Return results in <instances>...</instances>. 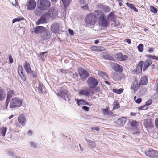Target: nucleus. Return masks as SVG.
Listing matches in <instances>:
<instances>
[{
	"mask_svg": "<svg viewBox=\"0 0 158 158\" xmlns=\"http://www.w3.org/2000/svg\"><path fill=\"white\" fill-rule=\"evenodd\" d=\"M56 94L58 96L64 99L65 101H68L69 103H71L70 101V98L71 95L69 92L67 90L61 88L58 91Z\"/></svg>",
	"mask_w": 158,
	"mask_h": 158,
	"instance_id": "7ed1b4c3",
	"label": "nucleus"
},
{
	"mask_svg": "<svg viewBox=\"0 0 158 158\" xmlns=\"http://www.w3.org/2000/svg\"><path fill=\"white\" fill-rule=\"evenodd\" d=\"M123 90V89L122 88H120L119 89H117V94H120L121 93Z\"/></svg>",
	"mask_w": 158,
	"mask_h": 158,
	"instance_id": "052dcab7",
	"label": "nucleus"
},
{
	"mask_svg": "<svg viewBox=\"0 0 158 158\" xmlns=\"http://www.w3.org/2000/svg\"><path fill=\"white\" fill-rule=\"evenodd\" d=\"M81 8L83 10H88L89 9V8L88 7V5L87 4L85 6H82L81 7Z\"/></svg>",
	"mask_w": 158,
	"mask_h": 158,
	"instance_id": "13d9d810",
	"label": "nucleus"
},
{
	"mask_svg": "<svg viewBox=\"0 0 158 158\" xmlns=\"http://www.w3.org/2000/svg\"><path fill=\"white\" fill-rule=\"evenodd\" d=\"M103 114L107 117H110L113 114L111 111H109L108 110L105 109H102Z\"/></svg>",
	"mask_w": 158,
	"mask_h": 158,
	"instance_id": "c85d7f7f",
	"label": "nucleus"
},
{
	"mask_svg": "<svg viewBox=\"0 0 158 158\" xmlns=\"http://www.w3.org/2000/svg\"><path fill=\"white\" fill-rule=\"evenodd\" d=\"M36 6L35 1L34 0H29L27 5V8L29 10H32L35 9Z\"/></svg>",
	"mask_w": 158,
	"mask_h": 158,
	"instance_id": "9d476101",
	"label": "nucleus"
},
{
	"mask_svg": "<svg viewBox=\"0 0 158 158\" xmlns=\"http://www.w3.org/2000/svg\"><path fill=\"white\" fill-rule=\"evenodd\" d=\"M48 52L47 51H46L44 52H43L41 53H40V54L39 55V56L40 57H41V58H42V56L41 57V56H43V57H44V55L47 53Z\"/></svg>",
	"mask_w": 158,
	"mask_h": 158,
	"instance_id": "bf43d9fd",
	"label": "nucleus"
},
{
	"mask_svg": "<svg viewBox=\"0 0 158 158\" xmlns=\"http://www.w3.org/2000/svg\"><path fill=\"white\" fill-rule=\"evenodd\" d=\"M82 109L85 111L87 112L89 111V107L87 106H83L82 107Z\"/></svg>",
	"mask_w": 158,
	"mask_h": 158,
	"instance_id": "4d7b16f0",
	"label": "nucleus"
},
{
	"mask_svg": "<svg viewBox=\"0 0 158 158\" xmlns=\"http://www.w3.org/2000/svg\"><path fill=\"white\" fill-rule=\"evenodd\" d=\"M18 120L19 123L23 126H24L26 122V119L25 117L23 115L19 116L18 117Z\"/></svg>",
	"mask_w": 158,
	"mask_h": 158,
	"instance_id": "b1692460",
	"label": "nucleus"
},
{
	"mask_svg": "<svg viewBox=\"0 0 158 158\" xmlns=\"http://www.w3.org/2000/svg\"><path fill=\"white\" fill-rule=\"evenodd\" d=\"M155 124L156 127L158 128V118H157L155 119Z\"/></svg>",
	"mask_w": 158,
	"mask_h": 158,
	"instance_id": "0e129e2a",
	"label": "nucleus"
},
{
	"mask_svg": "<svg viewBox=\"0 0 158 158\" xmlns=\"http://www.w3.org/2000/svg\"><path fill=\"white\" fill-rule=\"evenodd\" d=\"M153 51V50L151 48H149L148 50V52L149 53H152Z\"/></svg>",
	"mask_w": 158,
	"mask_h": 158,
	"instance_id": "338daca9",
	"label": "nucleus"
},
{
	"mask_svg": "<svg viewBox=\"0 0 158 158\" xmlns=\"http://www.w3.org/2000/svg\"><path fill=\"white\" fill-rule=\"evenodd\" d=\"M147 77L145 76L142 77L139 83V85H142L146 84L148 83Z\"/></svg>",
	"mask_w": 158,
	"mask_h": 158,
	"instance_id": "c756f323",
	"label": "nucleus"
},
{
	"mask_svg": "<svg viewBox=\"0 0 158 158\" xmlns=\"http://www.w3.org/2000/svg\"><path fill=\"white\" fill-rule=\"evenodd\" d=\"M104 50V48L102 46H99L98 48V51H102Z\"/></svg>",
	"mask_w": 158,
	"mask_h": 158,
	"instance_id": "6e6d98bb",
	"label": "nucleus"
},
{
	"mask_svg": "<svg viewBox=\"0 0 158 158\" xmlns=\"http://www.w3.org/2000/svg\"><path fill=\"white\" fill-rule=\"evenodd\" d=\"M152 103V101L151 100H149L146 102L145 105L146 106H149Z\"/></svg>",
	"mask_w": 158,
	"mask_h": 158,
	"instance_id": "864d4df0",
	"label": "nucleus"
},
{
	"mask_svg": "<svg viewBox=\"0 0 158 158\" xmlns=\"http://www.w3.org/2000/svg\"><path fill=\"white\" fill-rule=\"evenodd\" d=\"M1 135L3 137L5 136L6 133L7 131V128L6 127H1Z\"/></svg>",
	"mask_w": 158,
	"mask_h": 158,
	"instance_id": "4c0bfd02",
	"label": "nucleus"
},
{
	"mask_svg": "<svg viewBox=\"0 0 158 158\" xmlns=\"http://www.w3.org/2000/svg\"><path fill=\"white\" fill-rule=\"evenodd\" d=\"M47 15L49 19L54 18L56 15V10L55 9H52L48 11V13L45 14Z\"/></svg>",
	"mask_w": 158,
	"mask_h": 158,
	"instance_id": "f8f14e48",
	"label": "nucleus"
},
{
	"mask_svg": "<svg viewBox=\"0 0 158 158\" xmlns=\"http://www.w3.org/2000/svg\"><path fill=\"white\" fill-rule=\"evenodd\" d=\"M107 19L109 20L110 23L111 21H114L115 19V15L113 12L109 14L107 17Z\"/></svg>",
	"mask_w": 158,
	"mask_h": 158,
	"instance_id": "7c9ffc66",
	"label": "nucleus"
},
{
	"mask_svg": "<svg viewBox=\"0 0 158 158\" xmlns=\"http://www.w3.org/2000/svg\"><path fill=\"white\" fill-rule=\"evenodd\" d=\"M50 32L47 30H46L42 34V37L44 40H48L50 38Z\"/></svg>",
	"mask_w": 158,
	"mask_h": 158,
	"instance_id": "6ab92c4d",
	"label": "nucleus"
},
{
	"mask_svg": "<svg viewBox=\"0 0 158 158\" xmlns=\"http://www.w3.org/2000/svg\"><path fill=\"white\" fill-rule=\"evenodd\" d=\"M90 94L89 89H82L79 91V95H84L85 96H89Z\"/></svg>",
	"mask_w": 158,
	"mask_h": 158,
	"instance_id": "393cba45",
	"label": "nucleus"
},
{
	"mask_svg": "<svg viewBox=\"0 0 158 158\" xmlns=\"http://www.w3.org/2000/svg\"><path fill=\"white\" fill-rule=\"evenodd\" d=\"M39 6L42 10H45L50 7L51 3L48 0H40Z\"/></svg>",
	"mask_w": 158,
	"mask_h": 158,
	"instance_id": "39448f33",
	"label": "nucleus"
},
{
	"mask_svg": "<svg viewBox=\"0 0 158 158\" xmlns=\"http://www.w3.org/2000/svg\"><path fill=\"white\" fill-rule=\"evenodd\" d=\"M146 56L148 58H152V59H155L157 60H158V57L156 56H155L151 55H146Z\"/></svg>",
	"mask_w": 158,
	"mask_h": 158,
	"instance_id": "37998d69",
	"label": "nucleus"
},
{
	"mask_svg": "<svg viewBox=\"0 0 158 158\" xmlns=\"http://www.w3.org/2000/svg\"><path fill=\"white\" fill-rule=\"evenodd\" d=\"M29 74L32 76V77L33 78H36L37 77V75L36 73H35V72L32 71V73Z\"/></svg>",
	"mask_w": 158,
	"mask_h": 158,
	"instance_id": "de8ad7c7",
	"label": "nucleus"
},
{
	"mask_svg": "<svg viewBox=\"0 0 158 158\" xmlns=\"http://www.w3.org/2000/svg\"><path fill=\"white\" fill-rule=\"evenodd\" d=\"M24 18L23 17L15 18L13 20L12 22L13 23H14L16 22H19L21 20H24Z\"/></svg>",
	"mask_w": 158,
	"mask_h": 158,
	"instance_id": "79ce46f5",
	"label": "nucleus"
},
{
	"mask_svg": "<svg viewBox=\"0 0 158 158\" xmlns=\"http://www.w3.org/2000/svg\"><path fill=\"white\" fill-rule=\"evenodd\" d=\"M113 69L116 72L121 73L123 70V67L119 64L114 63L112 64Z\"/></svg>",
	"mask_w": 158,
	"mask_h": 158,
	"instance_id": "2eb2a0df",
	"label": "nucleus"
},
{
	"mask_svg": "<svg viewBox=\"0 0 158 158\" xmlns=\"http://www.w3.org/2000/svg\"><path fill=\"white\" fill-rule=\"evenodd\" d=\"M91 129L93 130H95L96 131H98L99 130V128L96 127H91Z\"/></svg>",
	"mask_w": 158,
	"mask_h": 158,
	"instance_id": "e2e57ef3",
	"label": "nucleus"
},
{
	"mask_svg": "<svg viewBox=\"0 0 158 158\" xmlns=\"http://www.w3.org/2000/svg\"><path fill=\"white\" fill-rule=\"evenodd\" d=\"M57 72L60 74H62L63 73H66V71L65 70L62 69H59L57 70Z\"/></svg>",
	"mask_w": 158,
	"mask_h": 158,
	"instance_id": "a18cd8bd",
	"label": "nucleus"
},
{
	"mask_svg": "<svg viewBox=\"0 0 158 158\" xmlns=\"http://www.w3.org/2000/svg\"><path fill=\"white\" fill-rule=\"evenodd\" d=\"M120 107V106L119 105V104L118 103H117L115 104L113 107V109L115 110L116 109H118Z\"/></svg>",
	"mask_w": 158,
	"mask_h": 158,
	"instance_id": "3c124183",
	"label": "nucleus"
},
{
	"mask_svg": "<svg viewBox=\"0 0 158 158\" xmlns=\"http://www.w3.org/2000/svg\"><path fill=\"white\" fill-rule=\"evenodd\" d=\"M126 4L130 9L134 10V11L135 12H137L138 11V9L136 8L135 6L133 4L128 3H126Z\"/></svg>",
	"mask_w": 158,
	"mask_h": 158,
	"instance_id": "72a5a7b5",
	"label": "nucleus"
},
{
	"mask_svg": "<svg viewBox=\"0 0 158 158\" xmlns=\"http://www.w3.org/2000/svg\"><path fill=\"white\" fill-rule=\"evenodd\" d=\"M143 64V61H140L137 65L136 70L137 74H139L142 71Z\"/></svg>",
	"mask_w": 158,
	"mask_h": 158,
	"instance_id": "5701e85b",
	"label": "nucleus"
},
{
	"mask_svg": "<svg viewBox=\"0 0 158 158\" xmlns=\"http://www.w3.org/2000/svg\"><path fill=\"white\" fill-rule=\"evenodd\" d=\"M51 30L52 32L57 33L59 31V24L57 23H53L51 27Z\"/></svg>",
	"mask_w": 158,
	"mask_h": 158,
	"instance_id": "ddd939ff",
	"label": "nucleus"
},
{
	"mask_svg": "<svg viewBox=\"0 0 158 158\" xmlns=\"http://www.w3.org/2000/svg\"><path fill=\"white\" fill-rule=\"evenodd\" d=\"M88 85L90 88H95L98 83V81L92 77H89L87 81Z\"/></svg>",
	"mask_w": 158,
	"mask_h": 158,
	"instance_id": "423d86ee",
	"label": "nucleus"
},
{
	"mask_svg": "<svg viewBox=\"0 0 158 158\" xmlns=\"http://www.w3.org/2000/svg\"><path fill=\"white\" fill-rule=\"evenodd\" d=\"M85 140L87 142V145L90 148H94L96 146V143L95 141L87 139L86 138H85Z\"/></svg>",
	"mask_w": 158,
	"mask_h": 158,
	"instance_id": "a211bd4d",
	"label": "nucleus"
},
{
	"mask_svg": "<svg viewBox=\"0 0 158 158\" xmlns=\"http://www.w3.org/2000/svg\"><path fill=\"white\" fill-rule=\"evenodd\" d=\"M140 85L139 84H138V82L137 80H135L132 82L131 88V89H133L134 91V93H135L136 91L135 89H137V88H139Z\"/></svg>",
	"mask_w": 158,
	"mask_h": 158,
	"instance_id": "bb28decb",
	"label": "nucleus"
},
{
	"mask_svg": "<svg viewBox=\"0 0 158 158\" xmlns=\"http://www.w3.org/2000/svg\"><path fill=\"white\" fill-rule=\"evenodd\" d=\"M23 66L27 74L31 73H32V69L29 62L25 61L23 64Z\"/></svg>",
	"mask_w": 158,
	"mask_h": 158,
	"instance_id": "f3484780",
	"label": "nucleus"
},
{
	"mask_svg": "<svg viewBox=\"0 0 158 158\" xmlns=\"http://www.w3.org/2000/svg\"><path fill=\"white\" fill-rule=\"evenodd\" d=\"M23 69L21 65H19L18 68V75L21 78L23 81H25L26 79L25 74L23 72Z\"/></svg>",
	"mask_w": 158,
	"mask_h": 158,
	"instance_id": "1a4fd4ad",
	"label": "nucleus"
},
{
	"mask_svg": "<svg viewBox=\"0 0 158 158\" xmlns=\"http://www.w3.org/2000/svg\"><path fill=\"white\" fill-rule=\"evenodd\" d=\"M127 119L125 117H122L119 118L117 121V123L120 126L124 125L127 121Z\"/></svg>",
	"mask_w": 158,
	"mask_h": 158,
	"instance_id": "cd10ccee",
	"label": "nucleus"
},
{
	"mask_svg": "<svg viewBox=\"0 0 158 158\" xmlns=\"http://www.w3.org/2000/svg\"><path fill=\"white\" fill-rule=\"evenodd\" d=\"M15 92L12 90H10L8 91L7 94L6 100L5 103V105L6 107L8 106V104L11 98L14 95Z\"/></svg>",
	"mask_w": 158,
	"mask_h": 158,
	"instance_id": "9b49d317",
	"label": "nucleus"
},
{
	"mask_svg": "<svg viewBox=\"0 0 158 158\" xmlns=\"http://www.w3.org/2000/svg\"><path fill=\"white\" fill-rule=\"evenodd\" d=\"M61 1L63 3L64 6L67 7L69 5L71 0H61Z\"/></svg>",
	"mask_w": 158,
	"mask_h": 158,
	"instance_id": "ea45409f",
	"label": "nucleus"
},
{
	"mask_svg": "<svg viewBox=\"0 0 158 158\" xmlns=\"http://www.w3.org/2000/svg\"><path fill=\"white\" fill-rule=\"evenodd\" d=\"M22 105V100L18 98H14L10 102V107L14 108L20 107Z\"/></svg>",
	"mask_w": 158,
	"mask_h": 158,
	"instance_id": "20e7f679",
	"label": "nucleus"
},
{
	"mask_svg": "<svg viewBox=\"0 0 158 158\" xmlns=\"http://www.w3.org/2000/svg\"><path fill=\"white\" fill-rule=\"evenodd\" d=\"M9 63H12L13 62V60L12 57L11 55L9 56Z\"/></svg>",
	"mask_w": 158,
	"mask_h": 158,
	"instance_id": "5fc2aeb1",
	"label": "nucleus"
},
{
	"mask_svg": "<svg viewBox=\"0 0 158 158\" xmlns=\"http://www.w3.org/2000/svg\"><path fill=\"white\" fill-rule=\"evenodd\" d=\"M141 101L142 99L140 98H139L135 100V102L136 103L139 104L141 102Z\"/></svg>",
	"mask_w": 158,
	"mask_h": 158,
	"instance_id": "680f3d73",
	"label": "nucleus"
},
{
	"mask_svg": "<svg viewBox=\"0 0 158 158\" xmlns=\"http://www.w3.org/2000/svg\"><path fill=\"white\" fill-rule=\"evenodd\" d=\"M43 10H42L41 8L39 6L38 7H37L36 10H35V15H40Z\"/></svg>",
	"mask_w": 158,
	"mask_h": 158,
	"instance_id": "2f4dec72",
	"label": "nucleus"
},
{
	"mask_svg": "<svg viewBox=\"0 0 158 158\" xmlns=\"http://www.w3.org/2000/svg\"><path fill=\"white\" fill-rule=\"evenodd\" d=\"M6 95L5 90L0 87V101L4 100L5 98Z\"/></svg>",
	"mask_w": 158,
	"mask_h": 158,
	"instance_id": "a878e982",
	"label": "nucleus"
},
{
	"mask_svg": "<svg viewBox=\"0 0 158 158\" xmlns=\"http://www.w3.org/2000/svg\"><path fill=\"white\" fill-rule=\"evenodd\" d=\"M101 8L105 12H109L110 10V8L107 6L101 5Z\"/></svg>",
	"mask_w": 158,
	"mask_h": 158,
	"instance_id": "473e14b6",
	"label": "nucleus"
},
{
	"mask_svg": "<svg viewBox=\"0 0 158 158\" xmlns=\"http://www.w3.org/2000/svg\"><path fill=\"white\" fill-rule=\"evenodd\" d=\"M46 30V28L44 27L41 26H38L34 29V32L36 34L41 33L42 34Z\"/></svg>",
	"mask_w": 158,
	"mask_h": 158,
	"instance_id": "dca6fc26",
	"label": "nucleus"
},
{
	"mask_svg": "<svg viewBox=\"0 0 158 158\" xmlns=\"http://www.w3.org/2000/svg\"><path fill=\"white\" fill-rule=\"evenodd\" d=\"M85 1V0H79V2L80 4H83Z\"/></svg>",
	"mask_w": 158,
	"mask_h": 158,
	"instance_id": "774afa93",
	"label": "nucleus"
},
{
	"mask_svg": "<svg viewBox=\"0 0 158 158\" xmlns=\"http://www.w3.org/2000/svg\"><path fill=\"white\" fill-rule=\"evenodd\" d=\"M47 16L45 14L42 16L38 20H37L36 23V24L39 25L40 24L46 23L47 22V19H49Z\"/></svg>",
	"mask_w": 158,
	"mask_h": 158,
	"instance_id": "4468645a",
	"label": "nucleus"
},
{
	"mask_svg": "<svg viewBox=\"0 0 158 158\" xmlns=\"http://www.w3.org/2000/svg\"><path fill=\"white\" fill-rule=\"evenodd\" d=\"M78 73L80 78L83 81L85 80L89 76V74L88 72L83 69H79Z\"/></svg>",
	"mask_w": 158,
	"mask_h": 158,
	"instance_id": "6e6552de",
	"label": "nucleus"
},
{
	"mask_svg": "<svg viewBox=\"0 0 158 158\" xmlns=\"http://www.w3.org/2000/svg\"><path fill=\"white\" fill-rule=\"evenodd\" d=\"M116 57L118 60L122 61L125 60L128 58L126 55H122V53L121 52L117 54Z\"/></svg>",
	"mask_w": 158,
	"mask_h": 158,
	"instance_id": "aec40b11",
	"label": "nucleus"
},
{
	"mask_svg": "<svg viewBox=\"0 0 158 158\" xmlns=\"http://www.w3.org/2000/svg\"><path fill=\"white\" fill-rule=\"evenodd\" d=\"M145 154L148 156L150 157H158V151L150 149L148 150H146L145 152Z\"/></svg>",
	"mask_w": 158,
	"mask_h": 158,
	"instance_id": "0eeeda50",
	"label": "nucleus"
},
{
	"mask_svg": "<svg viewBox=\"0 0 158 158\" xmlns=\"http://www.w3.org/2000/svg\"><path fill=\"white\" fill-rule=\"evenodd\" d=\"M29 143L30 145L31 146V147H32L35 148L37 146L36 144L34 142H31Z\"/></svg>",
	"mask_w": 158,
	"mask_h": 158,
	"instance_id": "603ef678",
	"label": "nucleus"
},
{
	"mask_svg": "<svg viewBox=\"0 0 158 158\" xmlns=\"http://www.w3.org/2000/svg\"><path fill=\"white\" fill-rule=\"evenodd\" d=\"M45 88L44 87V86L41 85L40 84H39V86L38 87V92L40 94H43L44 90H45Z\"/></svg>",
	"mask_w": 158,
	"mask_h": 158,
	"instance_id": "f704fd0d",
	"label": "nucleus"
},
{
	"mask_svg": "<svg viewBox=\"0 0 158 158\" xmlns=\"http://www.w3.org/2000/svg\"><path fill=\"white\" fill-rule=\"evenodd\" d=\"M95 13H96L98 21L100 25L104 27L108 26L110 24L109 20L106 18L105 14L102 12L96 10Z\"/></svg>",
	"mask_w": 158,
	"mask_h": 158,
	"instance_id": "f257e3e1",
	"label": "nucleus"
},
{
	"mask_svg": "<svg viewBox=\"0 0 158 158\" xmlns=\"http://www.w3.org/2000/svg\"><path fill=\"white\" fill-rule=\"evenodd\" d=\"M97 17L96 13L95 11L94 14H89L85 17V23L87 27H89L94 25L96 21Z\"/></svg>",
	"mask_w": 158,
	"mask_h": 158,
	"instance_id": "f03ea898",
	"label": "nucleus"
},
{
	"mask_svg": "<svg viewBox=\"0 0 158 158\" xmlns=\"http://www.w3.org/2000/svg\"><path fill=\"white\" fill-rule=\"evenodd\" d=\"M143 45L142 44H139L137 46V49L140 52H142L143 50Z\"/></svg>",
	"mask_w": 158,
	"mask_h": 158,
	"instance_id": "a19ab883",
	"label": "nucleus"
},
{
	"mask_svg": "<svg viewBox=\"0 0 158 158\" xmlns=\"http://www.w3.org/2000/svg\"><path fill=\"white\" fill-rule=\"evenodd\" d=\"M98 73L100 76L101 77L104 79H106V78L107 77L105 73L103 72L99 71L98 72Z\"/></svg>",
	"mask_w": 158,
	"mask_h": 158,
	"instance_id": "e433bc0d",
	"label": "nucleus"
},
{
	"mask_svg": "<svg viewBox=\"0 0 158 158\" xmlns=\"http://www.w3.org/2000/svg\"><path fill=\"white\" fill-rule=\"evenodd\" d=\"M152 61L150 59H148L144 62V66L143 69V71H145L146 69H147L148 67L150 66L152 64Z\"/></svg>",
	"mask_w": 158,
	"mask_h": 158,
	"instance_id": "412c9836",
	"label": "nucleus"
},
{
	"mask_svg": "<svg viewBox=\"0 0 158 158\" xmlns=\"http://www.w3.org/2000/svg\"><path fill=\"white\" fill-rule=\"evenodd\" d=\"M147 91L146 88H144L140 90L139 93L141 95H143Z\"/></svg>",
	"mask_w": 158,
	"mask_h": 158,
	"instance_id": "49530a36",
	"label": "nucleus"
},
{
	"mask_svg": "<svg viewBox=\"0 0 158 158\" xmlns=\"http://www.w3.org/2000/svg\"><path fill=\"white\" fill-rule=\"evenodd\" d=\"M90 49L93 51H98V47L96 46H93L90 48Z\"/></svg>",
	"mask_w": 158,
	"mask_h": 158,
	"instance_id": "09e8293b",
	"label": "nucleus"
},
{
	"mask_svg": "<svg viewBox=\"0 0 158 158\" xmlns=\"http://www.w3.org/2000/svg\"><path fill=\"white\" fill-rule=\"evenodd\" d=\"M151 11L154 13H156L157 12V10L156 8H155L153 6H150Z\"/></svg>",
	"mask_w": 158,
	"mask_h": 158,
	"instance_id": "c03bdc74",
	"label": "nucleus"
},
{
	"mask_svg": "<svg viewBox=\"0 0 158 158\" xmlns=\"http://www.w3.org/2000/svg\"><path fill=\"white\" fill-rule=\"evenodd\" d=\"M147 106L145 105L144 106H141L139 107V109L141 110H146L148 108V107H146Z\"/></svg>",
	"mask_w": 158,
	"mask_h": 158,
	"instance_id": "8fccbe9b",
	"label": "nucleus"
},
{
	"mask_svg": "<svg viewBox=\"0 0 158 158\" xmlns=\"http://www.w3.org/2000/svg\"><path fill=\"white\" fill-rule=\"evenodd\" d=\"M76 101L77 104L79 106L87 105L91 106L92 105L91 104H89L84 99L80 100L76 99Z\"/></svg>",
	"mask_w": 158,
	"mask_h": 158,
	"instance_id": "4be33fe9",
	"label": "nucleus"
},
{
	"mask_svg": "<svg viewBox=\"0 0 158 158\" xmlns=\"http://www.w3.org/2000/svg\"><path fill=\"white\" fill-rule=\"evenodd\" d=\"M103 56V58L106 59L112 60L113 59L111 56L107 54H104Z\"/></svg>",
	"mask_w": 158,
	"mask_h": 158,
	"instance_id": "58836bf2",
	"label": "nucleus"
},
{
	"mask_svg": "<svg viewBox=\"0 0 158 158\" xmlns=\"http://www.w3.org/2000/svg\"><path fill=\"white\" fill-rule=\"evenodd\" d=\"M128 123H130V125L133 127H135L137 123L136 121L131 119L129 120Z\"/></svg>",
	"mask_w": 158,
	"mask_h": 158,
	"instance_id": "c9c22d12",
	"label": "nucleus"
},
{
	"mask_svg": "<svg viewBox=\"0 0 158 158\" xmlns=\"http://www.w3.org/2000/svg\"><path fill=\"white\" fill-rule=\"evenodd\" d=\"M68 32L71 35H73L74 34L73 31L72 29H69L68 30Z\"/></svg>",
	"mask_w": 158,
	"mask_h": 158,
	"instance_id": "69168bd1",
	"label": "nucleus"
}]
</instances>
